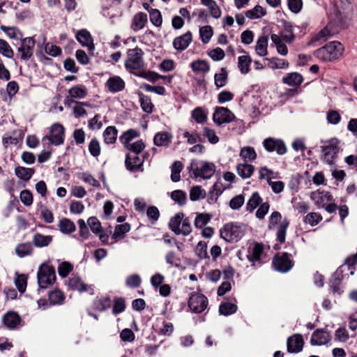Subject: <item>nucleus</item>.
I'll list each match as a JSON object with an SVG mask.
<instances>
[{
    "label": "nucleus",
    "instance_id": "obj_1",
    "mask_svg": "<svg viewBox=\"0 0 357 357\" xmlns=\"http://www.w3.org/2000/svg\"><path fill=\"white\" fill-rule=\"evenodd\" d=\"M344 52L343 45L337 41H332L317 50L314 55L324 61H332L341 56Z\"/></svg>",
    "mask_w": 357,
    "mask_h": 357
},
{
    "label": "nucleus",
    "instance_id": "obj_2",
    "mask_svg": "<svg viewBox=\"0 0 357 357\" xmlns=\"http://www.w3.org/2000/svg\"><path fill=\"white\" fill-rule=\"evenodd\" d=\"M310 197L319 208H324L328 213H333L337 209V206L331 203L333 197L329 192L317 190L312 192Z\"/></svg>",
    "mask_w": 357,
    "mask_h": 357
},
{
    "label": "nucleus",
    "instance_id": "obj_3",
    "mask_svg": "<svg viewBox=\"0 0 357 357\" xmlns=\"http://www.w3.org/2000/svg\"><path fill=\"white\" fill-rule=\"evenodd\" d=\"M38 284L39 288L46 289L54 284L56 280L55 269L47 264H42L37 273Z\"/></svg>",
    "mask_w": 357,
    "mask_h": 357
},
{
    "label": "nucleus",
    "instance_id": "obj_4",
    "mask_svg": "<svg viewBox=\"0 0 357 357\" xmlns=\"http://www.w3.org/2000/svg\"><path fill=\"white\" fill-rule=\"evenodd\" d=\"M220 236L225 241L237 242L244 235L243 227L241 225L229 222L220 230Z\"/></svg>",
    "mask_w": 357,
    "mask_h": 357
},
{
    "label": "nucleus",
    "instance_id": "obj_5",
    "mask_svg": "<svg viewBox=\"0 0 357 357\" xmlns=\"http://www.w3.org/2000/svg\"><path fill=\"white\" fill-rule=\"evenodd\" d=\"M281 219L282 215L280 212H273L270 217L268 228L272 229L280 222L277 231V240L280 243H283L285 241L286 231L289 227V222L287 218H284L282 221H281Z\"/></svg>",
    "mask_w": 357,
    "mask_h": 357
},
{
    "label": "nucleus",
    "instance_id": "obj_6",
    "mask_svg": "<svg viewBox=\"0 0 357 357\" xmlns=\"http://www.w3.org/2000/svg\"><path fill=\"white\" fill-rule=\"evenodd\" d=\"M144 52L141 48L129 49L127 52V59L125 68L130 71L139 70L144 67Z\"/></svg>",
    "mask_w": 357,
    "mask_h": 357
},
{
    "label": "nucleus",
    "instance_id": "obj_7",
    "mask_svg": "<svg viewBox=\"0 0 357 357\" xmlns=\"http://www.w3.org/2000/svg\"><path fill=\"white\" fill-rule=\"evenodd\" d=\"M65 129L59 123H54L50 129V135L44 136L42 139L43 143L48 142L55 146H59L64 142Z\"/></svg>",
    "mask_w": 357,
    "mask_h": 357
},
{
    "label": "nucleus",
    "instance_id": "obj_8",
    "mask_svg": "<svg viewBox=\"0 0 357 357\" xmlns=\"http://www.w3.org/2000/svg\"><path fill=\"white\" fill-rule=\"evenodd\" d=\"M339 140L336 138H333L321 146L322 152L324 153L323 159L328 165H333L334 158L336 157L339 152Z\"/></svg>",
    "mask_w": 357,
    "mask_h": 357
},
{
    "label": "nucleus",
    "instance_id": "obj_9",
    "mask_svg": "<svg viewBox=\"0 0 357 357\" xmlns=\"http://www.w3.org/2000/svg\"><path fill=\"white\" fill-rule=\"evenodd\" d=\"M263 146L267 152L275 151L278 155H283L287 151L284 142L279 138L268 137L264 139Z\"/></svg>",
    "mask_w": 357,
    "mask_h": 357
},
{
    "label": "nucleus",
    "instance_id": "obj_10",
    "mask_svg": "<svg viewBox=\"0 0 357 357\" xmlns=\"http://www.w3.org/2000/svg\"><path fill=\"white\" fill-rule=\"evenodd\" d=\"M36 41L32 37H26L21 40V45L17 48L20 59L28 61L33 55Z\"/></svg>",
    "mask_w": 357,
    "mask_h": 357
},
{
    "label": "nucleus",
    "instance_id": "obj_11",
    "mask_svg": "<svg viewBox=\"0 0 357 357\" xmlns=\"http://www.w3.org/2000/svg\"><path fill=\"white\" fill-rule=\"evenodd\" d=\"M273 264L275 270L280 272L286 273L289 271L294 266L291 255L283 252L281 255H275L273 260Z\"/></svg>",
    "mask_w": 357,
    "mask_h": 357
},
{
    "label": "nucleus",
    "instance_id": "obj_12",
    "mask_svg": "<svg viewBox=\"0 0 357 357\" xmlns=\"http://www.w3.org/2000/svg\"><path fill=\"white\" fill-rule=\"evenodd\" d=\"M208 305V298L206 296L199 293L191 295L188 301V307L195 313L202 312Z\"/></svg>",
    "mask_w": 357,
    "mask_h": 357
},
{
    "label": "nucleus",
    "instance_id": "obj_13",
    "mask_svg": "<svg viewBox=\"0 0 357 357\" xmlns=\"http://www.w3.org/2000/svg\"><path fill=\"white\" fill-rule=\"evenodd\" d=\"M215 172V166L208 162H202L199 167L192 168V173L195 178L201 177L204 179L210 178Z\"/></svg>",
    "mask_w": 357,
    "mask_h": 357
},
{
    "label": "nucleus",
    "instance_id": "obj_14",
    "mask_svg": "<svg viewBox=\"0 0 357 357\" xmlns=\"http://www.w3.org/2000/svg\"><path fill=\"white\" fill-rule=\"evenodd\" d=\"M234 119V114L228 108L223 107H217L213 115L214 123L218 126L229 123Z\"/></svg>",
    "mask_w": 357,
    "mask_h": 357
},
{
    "label": "nucleus",
    "instance_id": "obj_15",
    "mask_svg": "<svg viewBox=\"0 0 357 357\" xmlns=\"http://www.w3.org/2000/svg\"><path fill=\"white\" fill-rule=\"evenodd\" d=\"M140 154L127 153L126 155L125 165L126 169L130 172H143V164L144 159H142Z\"/></svg>",
    "mask_w": 357,
    "mask_h": 357
},
{
    "label": "nucleus",
    "instance_id": "obj_16",
    "mask_svg": "<svg viewBox=\"0 0 357 357\" xmlns=\"http://www.w3.org/2000/svg\"><path fill=\"white\" fill-rule=\"evenodd\" d=\"M67 284L73 290H77L81 293L89 292L91 294H93V285L85 284L82 278L77 275H73L70 277Z\"/></svg>",
    "mask_w": 357,
    "mask_h": 357
},
{
    "label": "nucleus",
    "instance_id": "obj_17",
    "mask_svg": "<svg viewBox=\"0 0 357 357\" xmlns=\"http://www.w3.org/2000/svg\"><path fill=\"white\" fill-rule=\"evenodd\" d=\"M2 322L8 329L14 330L22 326V320L17 312L9 311L3 315Z\"/></svg>",
    "mask_w": 357,
    "mask_h": 357
},
{
    "label": "nucleus",
    "instance_id": "obj_18",
    "mask_svg": "<svg viewBox=\"0 0 357 357\" xmlns=\"http://www.w3.org/2000/svg\"><path fill=\"white\" fill-rule=\"evenodd\" d=\"M105 86L108 91L112 93H116L124 90L126 83L121 77L113 75L107 80Z\"/></svg>",
    "mask_w": 357,
    "mask_h": 357
},
{
    "label": "nucleus",
    "instance_id": "obj_19",
    "mask_svg": "<svg viewBox=\"0 0 357 357\" xmlns=\"http://www.w3.org/2000/svg\"><path fill=\"white\" fill-rule=\"evenodd\" d=\"M304 340L301 334H294L290 336L287 341V347L289 353H299L302 351Z\"/></svg>",
    "mask_w": 357,
    "mask_h": 357
},
{
    "label": "nucleus",
    "instance_id": "obj_20",
    "mask_svg": "<svg viewBox=\"0 0 357 357\" xmlns=\"http://www.w3.org/2000/svg\"><path fill=\"white\" fill-rule=\"evenodd\" d=\"M76 39L83 46L87 47L90 54H93L95 50L93 40L89 31L86 29H82L76 34Z\"/></svg>",
    "mask_w": 357,
    "mask_h": 357
},
{
    "label": "nucleus",
    "instance_id": "obj_21",
    "mask_svg": "<svg viewBox=\"0 0 357 357\" xmlns=\"http://www.w3.org/2000/svg\"><path fill=\"white\" fill-rule=\"evenodd\" d=\"M192 41V33L188 31L181 36L176 37L172 43L173 47L178 51H183L188 47Z\"/></svg>",
    "mask_w": 357,
    "mask_h": 357
},
{
    "label": "nucleus",
    "instance_id": "obj_22",
    "mask_svg": "<svg viewBox=\"0 0 357 357\" xmlns=\"http://www.w3.org/2000/svg\"><path fill=\"white\" fill-rule=\"evenodd\" d=\"M331 339L330 333L324 329L314 331L310 339L312 345H323L327 344Z\"/></svg>",
    "mask_w": 357,
    "mask_h": 357
},
{
    "label": "nucleus",
    "instance_id": "obj_23",
    "mask_svg": "<svg viewBox=\"0 0 357 357\" xmlns=\"http://www.w3.org/2000/svg\"><path fill=\"white\" fill-rule=\"evenodd\" d=\"M190 66L196 75L202 74L203 76L208 73L211 68L208 62L202 59L193 61Z\"/></svg>",
    "mask_w": 357,
    "mask_h": 357
},
{
    "label": "nucleus",
    "instance_id": "obj_24",
    "mask_svg": "<svg viewBox=\"0 0 357 357\" xmlns=\"http://www.w3.org/2000/svg\"><path fill=\"white\" fill-rule=\"evenodd\" d=\"M147 22V15L142 12L136 13L132 17L130 28L134 31L142 29Z\"/></svg>",
    "mask_w": 357,
    "mask_h": 357
},
{
    "label": "nucleus",
    "instance_id": "obj_25",
    "mask_svg": "<svg viewBox=\"0 0 357 357\" xmlns=\"http://www.w3.org/2000/svg\"><path fill=\"white\" fill-rule=\"evenodd\" d=\"M281 23L283 27V32L280 36L285 42L291 43L295 38L292 23L284 20H282Z\"/></svg>",
    "mask_w": 357,
    "mask_h": 357
},
{
    "label": "nucleus",
    "instance_id": "obj_26",
    "mask_svg": "<svg viewBox=\"0 0 357 357\" xmlns=\"http://www.w3.org/2000/svg\"><path fill=\"white\" fill-rule=\"evenodd\" d=\"M68 93L70 96L69 101L70 102H77L73 100V98L82 99L87 96V89L85 86L77 84L71 87L68 90Z\"/></svg>",
    "mask_w": 357,
    "mask_h": 357
},
{
    "label": "nucleus",
    "instance_id": "obj_27",
    "mask_svg": "<svg viewBox=\"0 0 357 357\" xmlns=\"http://www.w3.org/2000/svg\"><path fill=\"white\" fill-rule=\"evenodd\" d=\"M173 136L168 132H157L153 137V143L157 146H168Z\"/></svg>",
    "mask_w": 357,
    "mask_h": 357
},
{
    "label": "nucleus",
    "instance_id": "obj_28",
    "mask_svg": "<svg viewBox=\"0 0 357 357\" xmlns=\"http://www.w3.org/2000/svg\"><path fill=\"white\" fill-rule=\"evenodd\" d=\"M268 36L267 35L260 36L255 45V52L259 56H264L268 54Z\"/></svg>",
    "mask_w": 357,
    "mask_h": 357
},
{
    "label": "nucleus",
    "instance_id": "obj_29",
    "mask_svg": "<svg viewBox=\"0 0 357 357\" xmlns=\"http://www.w3.org/2000/svg\"><path fill=\"white\" fill-rule=\"evenodd\" d=\"M53 237L51 235H43L36 233L33 237V243L37 248L48 246L52 241Z\"/></svg>",
    "mask_w": 357,
    "mask_h": 357
},
{
    "label": "nucleus",
    "instance_id": "obj_30",
    "mask_svg": "<svg viewBox=\"0 0 357 357\" xmlns=\"http://www.w3.org/2000/svg\"><path fill=\"white\" fill-rule=\"evenodd\" d=\"M118 130L115 126H108L102 133L104 142L107 144H112L116 142L117 139Z\"/></svg>",
    "mask_w": 357,
    "mask_h": 357
},
{
    "label": "nucleus",
    "instance_id": "obj_31",
    "mask_svg": "<svg viewBox=\"0 0 357 357\" xmlns=\"http://www.w3.org/2000/svg\"><path fill=\"white\" fill-rule=\"evenodd\" d=\"M303 81V76L298 73H291L282 78L283 83L291 86H298Z\"/></svg>",
    "mask_w": 357,
    "mask_h": 357
},
{
    "label": "nucleus",
    "instance_id": "obj_32",
    "mask_svg": "<svg viewBox=\"0 0 357 357\" xmlns=\"http://www.w3.org/2000/svg\"><path fill=\"white\" fill-rule=\"evenodd\" d=\"M266 60L268 61L267 66L273 70L287 69L289 66L288 61L278 57L266 58Z\"/></svg>",
    "mask_w": 357,
    "mask_h": 357
},
{
    "label": "nucleus",
    "instance_id": "obj_33",
    "mask_svg": "<svg viewBox=\"0 0 357 357\" xmlns=\"http://www.w3.org/2000/svg\"><path fill=\"white\" fill-rule=\"evenodd\" d=\"M255 171V167L248 163L238 164L236 166L238 174L243 179L250 178Z\"/></svg>",
    "mask_w": 357,
    "mask_h": 357
},
{
    "label": "nucleus",
    "instance_id": "obj_34",
    "mask_svg": "<svg viewBox=\"0 0 357 357\" xmlns=\"http://www.w3.org/2000/svg\"><path fill=\"white\" fill-rule=\"evenodd\" d=\"M0 29L8 37L15 40H22L23 38L22 32L16 26H7L1 25Z\"/></svg>",
    "mask_w": 357,
    "mask_h": 357
},
{
    "label": "nucleus",
    "instance_id": "obj_35",
    "mask_svg": "<svg viewBox=\"0 0 357 357\" xmlns=\"http://www.w3.org/2000/svg\"><path fill=\"white\" fill-rule=\"evenodd\" d=\"M58 227L61 232L66 234H70L76 230V226L75 223L68 218L61 219Z\"/></svg>",
    "mask_w": 357,
    "mask_h": 357
},
{
    "label": "nucleus",
    "instance_id": "obj_36",
    "mask_svg": "<svg viewBox=\"0 0 357 357\" xmlns=\"http://www.w3.org/2000/svg\"><path fill=\"white\" fill-rule=\"evenodd\" d=\"M264 251V246L261 243H255L252 247L249 248L248 258L251 261H259Z\"/></svg>",
    "mask_w": 357,
    "mask_h": 357
},
{
    "label": "nucleus",
    "instance_id": "obj_37",
    "mask_svg": "<svg viewBox=\"0 0 357 357\" xmlns=\"http://www.w3.org/2000/svg\"><path fill=\"white\" fill-rule=\"evenodd\" d=\"M201 3L208 8L211 16L215 19L220 17L222 11L214 0H201Z\"/></svg>",
    "mask_w": 357,
    "mask_h": 357
},
{
    "label": "nucleus",
    "instance_id": "obj_38",
    "mask_svg": "<svg viewBox=\"0 0 357 357\" xmlns=\"http://www.w3.org/2000/svg\"><path fill=\"white\" fill-rule=\"evenodd\" d=\"M184 214L183 213H178L170 219L169 227L176 235L180 234V225H181Z\"/></svg>",
    "mask_w": 357,
    "mask_h": 357
},
{
    "label": "nucleus",
    "instance_id": "obj_39",
    "mask_svg": "<svg viewBox=\"0 0 357 357\" xmlns=\"http://www.w3.org/2000/svg\"><path fill=\"white\" fill-rule=\"evenodd\" d=\"M130 230V225L128 223H124L121 225H117L115 227L114 234H112V238L117 241L123 239L125 237V234Z\"/></svg>",
    "mask_w": 357,
    "mask_h": 357
},
{
    "label": "nucleus",
    "instance_id": "obj_40",
    "mask_svg": "<svg viewBox=\"0 0 357 357\" xmlns=\"http://www.w3.org/2000/svg\"><path fill=\"white\" fill-rule=\"evenodd\" d=\"M15 173L19 178L27 181L32 177L35 170L32 168L19 166L15 169Z\"/></svg>",
    "mask_w": 357,
    "mask_h": 357
},
{
    "label": "nucleus",
    "instance_id": "obj_41",
    "mask_svg": "<svg viewBox=\"0 0 357 357\" xmlns=\"http://www.w3.org/2000/svg\"><path fill=\"white\" fill-rule=\"evenodd\" d=\"M252 61L249 55H243L238 58V68L242 74H247L250 72V66Z\"/></svg>",
    "mask_w": 357,
    "mask_h": 357
},
{
    "label": "nucleus",
    "instance_id": "obj_42",
    "mask_svg": "<svg viewBox=\"0 0 357 357\" xmlns=\"http://www.w3.org/2000/svg\"><path fill=\"white\" fill-rule=\"evenodd\" d=\"M271 39L273 44L275 45L277 51L280 54L283 56L287 54L288 48L287 45L282 43V38L280 36L275 33H273L271 36Z\"/></svg>",
    "mask_w": 357,
    "mask_h": 357
},
{
    "label": "nucleus",
    "instance_id": "obj_43",
    "mask_svg": "<svg viewBox=\"0 0 357 357\" xmlns=\"http://www.w3.org/2000/svg\"><path fill=\"white\" fill-rule=\"evenodd\" d=\"M33 248L31 243L27 242L20 243L15 248V252L20 257H24L31 255L33 253Z\"/></svg>",
    "mask_w": 357,
    "mask_h": 357
},
{
    "label": "nucleus",
    "instance_id": "obj_44",
    "mask_svg": "<svg viewBox=\"0 0 357 357\" xmlns=\"http://www.w3.org/2000/svg\"><path fill=\"white\" fill-rule=\"evenodd\" d=\"M139 135V132L135 130L130 129L124 132L119 137V141L122 143L126 148L128 144H131L130 142L135 137Z\"/></svg>",
    "mask_w": 357,
    "mask_h": 357
},
{
    "label": "nucleus",
    "instance_id": "obj_45",
    "mask_svg": "<svg viewBox=\"0 0 357 357\" xmlns=\"http://www.w3.org/2000/svg\"><path fill=\"white\" fill-rule=\"evenodd\" d=\"M139 97L142 109L147 114L152 113L154 105L152 103L151 98L148 96L144 95L143 93H140Z\"/></svg>",
    "mask_w": 357,
    "mask_h": 357
},
{
    "label": "nucleus",
    "instance_id": "obj_46",
    "mask_svg": "<svg viewBox=\"0 0 357 357\" xmlns=\"http://www.w3.org/2000/svg\"><path fill=\"white\" fill-rule=\"evenodd\" d=\"M239 155L245 162H252L257 158V153L252 146L243 147L240 151Z\"/></svg>",
    "mask_w": 357,
    "mask_h": 357
},
{
    "label": "nucleus",
    "instance_id": "obj_47",
    "mask_svg": "<svg viewBox=\"0 0 357 357\" xmlns=\"http://www.w3.org/2000/svg\"><path fill=\"white\" fill-rule=\"evenodd\" d=\"M262 202V199L259 192H253L246 204V210L250 213L252 212Z\"/></svg>",
    "mask_w": 357,
    "mask_h": 357
},
{
    "label": "nucleus",
    "instance_id": "obj_48",
    "mask_svg": "<svg viewBox=\"0 0 357 357\" xmlns=\"http://www.w3.org/2000/svg\"><path fill=\"white\" fill-rule=\"evenodd\" d=\"M110 306L111 301L109 297L98 298L93 301V308L100 312L109 309Z\"/></svg>",
    "mask_w": 357,
    "mask_h": 357
},
{
    "label": "nucleus",
    "instance_id": "obj_49",
    "mask_svg": "<svg viewBox=\"0 0 357 357\" xmlns=\"http://www.w3.org/2000/svg\"><path fill=\"white\" fill-rule=\"evenodd\" d=\"M65 296L62 291L56 289L49 293V301L52 305L63 303Z\"/></svg>",
    "mask_w": 357,
    "mask_h": 357
},
{
    "label": "nucleus",
    "instance_id": "obj_50",
    "mask_svg": "<svg viewBox=\"0 0 357 357\" xmlns=\"http://www.w3.org/2000/svg\"><path fill=\"white\" fill-rule=\"evenodd\" d=\"M237 309L236 305L229 302H225L220 305L219 312L224 316H229L234 314L237 311Z\"/></svg>",
    "mask_w": 357,
    "mask_h": 357
},
{
    "label": "nucleus",
    "instance_id": "obj_51",
    "mask_svg": "<svg viewBox=\"0 0 357 357\" xmlns=\"http://www.w3.org/2000/svg\"><path fill=\"white\" fill-rule=\"evenodd\" d=\"M213 35V28L210 25H206L199 28V36L204 44H207Z\"/></svg>",
    "mask_w": 357,
    "mask_h": 357
},
{
    "label": "nucleus",
    "instance_id": "obj_52",
    "mask_svg": "<svg viewBox=\"0 0 357 357\" xmlns=\"http://www.w3.org/2000/svg\"><path fill=\"white\" fill-rule=\"evenodd\" d=\"M266 14V12L265 9L259 5H257L252 9L248 10L245 12V16L251 20L261 18Z\"/></svg>",
    "mask_w": 357,
    "mask_h": 357
},
{
    "label": "nucleus",
    "instance_id": "obj_53",
    "mask_svg": "<svg viewBox=\"0 0 357 357\" xmlns=\"http://www.w3.org/2000/svg\"><path fill=\"white\" fill-rule=\"evenodd\" d=\"M227 72L225 68H221L220 73H216L214 75V82L217 88H221L226 85L227 82Z\"/></svg>",
    "mask_w": 357,
    "mask_h": 357
},
{
    "label": "nucleus",
    "instance_id": "obj_54",
    "mask_svg": "<svg viewBox=\"0 0 357 357\" xmlns=\"http://www.w3.org/2000/svg\"><path fill=\"white\" fill-rule=\"evenodd\" d=\"M206 191L200 185L193 186L190 190V199L192 202L204 198Z\"/></svg>",
    "mask_w": 357,
    "mask_h": 357
},
{
    "label": "nucleus",
    "instance_id": "obj_55",
    "mask_svg": "<svg viewBox=\"0 0 357 357\" xmlns=\"http://www.w3.org/2000/svg\"><path fill=\"white\" fill-rule=\"evenodd\" d=\"M192 117L197 123L202 124L207 120V114L202 107H196L192 111Z\"/></svg>",
    "mask_w": 357,
    "mask_h": 357
},
{
    "label": "nucleus",
    "instance_id": "obj_56",
    "mask_svg": "<svg viewBox=\"0 0 357 357\" xmlns=\"http://www.w3.org/2000/svg\"><path fill=\"white\" fill-rule=\"evenodd\" d=\"M149 13L151 23L154 26L160 27L162 23V15L160 11L155 8H151L149 10Z\"/></svg>",
    "mask_w": 357,
    "mask_h": 357
},
{
    "label": "nucleus",
    "instance_id": "obj_57",
    "mask_svg": "<svg viewBox=\"0 0 357 357\" xmlns=\"http://www.w3.org/2000/svg\"><path fill=\"white\" fill-rule=\"evenodd\" d=\"M144 148L145 144L142 139L131 143L126 147V149L129 151L128 153L135 154H141Z\"/></svg>",
    "mask_w": 357,
    "mask_h": 357
},
{
    "label": "nucleus",
    "instance_id": "obj_58",
    "mask_svg": "<svg viewBox=\"0 0 357 357\" xmlns=\"http://www.w3.org/2000/svg\"><path fill=\"white\" fill-rule=\"evenodd\" d=\"M171 198L179 205L183 206L186 203L187 195L181 190H176L172 192Z\"/></svg>",
    "mask_w": 357,
    "mask_h": 357
},
{
    "label": "nucleus",
    "instance_id": "obj_59",
    "mask_svg": "<svg viewBox=\"0 0 357 357\" xmlns=\"http://www.w3.org/2000/svg\"><path fill=\"white\" fill-rule=\"evenodd\" d=\"M183 169V165L180 161H175L172 165L171 179L173 182H178L181 179L180 173Z\"/></svg>",
    "mask_w": 357,
    "mask_h": 357
},
{
    "label": "nucleus",
    "instance_id": "obj_60",
    "mask_svg": "<svg viewBox=\"0 0 357 357\" xmlns=\"http://www.w3.org/2000/svg\"><path fill=\"white\" fill-rule=\"evenodd\" d=\"M0 53L8 59H12L14 56L13 49L8 43L3 39H0Z\"/></svg>",
    "mask_w": 357,
    "mask_h": 357
},
{
    "label": "nucleus",
    "instance_id": "obj_61",
    "mask_svg": "<svg viewBox=\"0 0 357 357\" xmlns=\"http://www.w3.org/2000/svg\"><path fill=\"white\" fill-rule=\"evenodd\" d=\"M15 284L18 291L20 293H24L26 291L27 285V277L24 274H17L15 280Z\"/></svg>",
    "mask_w": 357,
    "mask_h": 357
},
{
    "label": "nucleus",
    "instance_id": "obj_62",
    "mask_svg": "<svg viewBox=\"0 0 357 357\" xmlns=\"http://www.w3.org/2000/svg\"><path fill=\"white\" fill-rule=\"evenodd\" d=\"M195 253L200 259H208L209 256L207 252V244L204 241H199L195 248Z\"/></svg>",
    "mask_w": 357,
    "mask_h": 357
},
{
    "label": "nucleus",
    "instance_id": "obj_63",
    "mask_svg": "<svg viewBox=\"0 0 357 357\" xmlns=\"http://www.w3.org/2000/svg\"><path fill=\"white\" fill-rule=\"evenodd\" d=\"M126 309V302L121 297H116L114 299V305L112 312L114 314H118L123 312Z\"/></svg>",
    "mask_w": 357,
    "mask_h": 357
},
{
    "label": "nucleus",
    "instance_id": "obj_64",
    "mask_svg": "<svg viewBox=\"0 0 357 357\" xmlns=\"http://www.w3.org/2000/svg\"><path fill=\"white\" fill-rule=\"evenodd\" d=\"M87 224L89 226L91 230L95 234H98L102 229V225L99 220L95 217L91 216L87 220Z\"/></svg>",
    "mask_w": 357,
    "mask_h": 357
}]
</instances>
